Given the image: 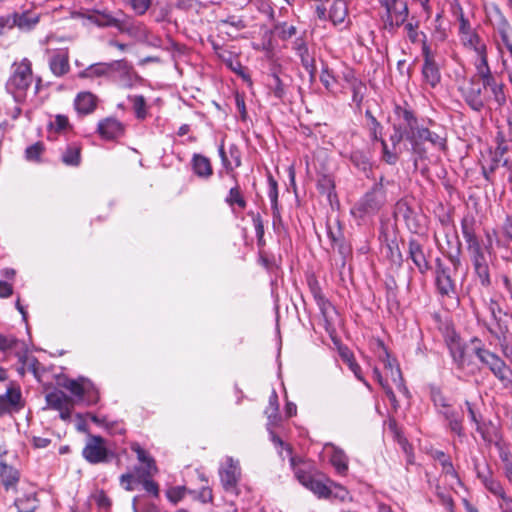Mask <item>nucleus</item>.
<instances>
[{"instance_id": "f257e3e1", "label": "nucleus", "mask_w": 512, "mask_h": 512, "mask_svg": "<svg viewBox=\"0 0 512 512\" xmlns=\"http://www.w3.org/2000/svg\"><path fill=\"white\" fill-rule=\"evenodd\" d=\"M475 69L476 73L458 87L465 104L474 112H482L490 99L486 94L489 89L497 106H504L507 101L505 85L496 79L489 65Z\"/></svg>"}, {"instance_id": "f03ea898", "label": "nucleus", "mask_w": 512, "mask_h": 512, "mask_svg": "<svg viewBox=\"0 0 512 512\" xmlns=\"http://www.w3.org/2000/svg\"><path fill=\"white\" fill-rule=\"evenodd\" d=\"M290 465L294 471L297 480L318 498H330L332 489L328 485L331 483L321 472H319L311 460L305 459L288 450Z\"/></svg>"}, {"instance_id": "7ed1b4c3", "label": "nucleus", "mask_w": 512, "mask_h": 512, "mask_svg": "<svg viewBox=\"0 0 512 512\" xmlns=\"http://www.w3.org/2000/svg\"><path fill=\"white\" fill-rule=\"evenodd\" d=\"M461 230L471 254V261L475 274L482 286L488 287L491 284L488 262L483 248L476 236L474 219L465 217L461 221Z\"/></svg>"}, {"instance_id": "20e7f679", "label": "nucleus", "mask_w": 512, "mask_h": 512, "mask_svg": "<svg viewBox=\"0 0 512 512\" xmlns=\"http://www.w3.org/2000/svg\"><path fill=\"white\" fill-rule=\"evenodd\" d=\"M33 80L32 62L28 58H23L12 63L5 89L17 103H22L26 100Z\"/></svg>"}, {"instance_id": "39448f33", "label": "nucleus", "mask_w": 512, "mask_h": 512, "mask_svg": "<svg viewBox=\"0 0 512 512\" xmlns=\"http://www.w3.org/2000/svg\"><path fill=\"white\" fill-rule=\"evenodd\" d=\"M396 121L392 125L393 133L390 135L389 140L394 149L401 143L402 140H407L411 145V151L423 152L417 144L414 136V129L416 128V115L406 106L396 105L394 108Z\"/></svg>"}, {"instance_id": "423d86ee", "label": "nucleus", "mask_w": 512, "mask_h": 512, "mask_svg": "<svg viewBox=\"0 0 512 512\" xmlns=\"http://www.w3.org/2000/svg\"><path fill=\"white\" fill-rule=\"evenodd\" d=\"M393 184L383 175L379 180L358 200L351 212L353 215L363 218L376 215L387 202L386 186Z\"/></svg>"}, {"instance_id": "0eeeda50", "label": "nucleus", "mask_w": 512, "mask_h": 512, "mask_svg": "<svg viewBox=\"0 0 512 512\" xmlns=\"http://www.w3.org/2000/svg\"><path fill=\"white\" fill-rule=\"evenodd\" d=\"M474 353L479 361L504 385L512 383V370L496 353L484 347H476Z\"/></svg>"}, {"instance_id": "6e6552de", "label": "nucleus", "mask_w": 512, "mask_h": 512, "mask_svg": "<svg viewBox=\"0 0 512 512\" xmlns=\"http://www.w3.org/2000/svg\"><path fill=\"white\" fill-rule=\"evenodd\" d=\"M16 459L14 450H0V478L6 491L15 490L20 480Z\"/></svg>"}, {"instance_id": "1a4fd4ad", "label": "nucleus", "mask_w": 512, "mask_h": 512, "mask_svg": "<svg viewBox=\"0 0 512 512\" xmlns=\"http://www.w3.org/2000/svg\"><path fill=\"white\" fill-rule=\"evenodd\" d=\"M63 387L70 391L77 400L84 401L87 405H94L100 399L99 391L93 382L83 377L68 379Z\"/></svg>"}, {"instance_id": "9d476101", "label": "nucleus", "mask_w": 512, "mask_h": 512, "mask_svg": "<svg viewBox=\"0 0 512 512\" xmlns=\"http://www.w3.org/2000/svg\"><path fill=\"white\" fill-rule=\"evenodd\" d=\"M423 65L421 69L423 82L430 88H436L441 82V72L436 61L435 53L428 44L421 47Z\"/></svg>"}, {"instance_id": "9b49d317", "label": "nucleus", "mask_w": 512, "mask_h": 512, "mask_svg": "<svg viewBox=\"0 0 512 512\" xmlns=\"http://www.w3.org/2000/svg\"><path fill=\"white\" fill-rule=\"evenodd\" d=\"M264 414L267 417V430L269 432V435L271 437L272 443L275 446H283V441L279 437V435L276 433L275 429L280 427L282 423V417L279 413V400L278 395L275 390H272L268 406L264 410Z\"/></svg>"}, {"instance_id": "f8f14e48", "label": "nucleus", "mask_w": 512, "mask_h": 512, "mask_svg": "<svg viewBox=\"0 0 512 512\" xmlns=\"http://www.w3.org/2000/svg\"><path fill=\"white\" fill-rule=\"evenodd\" d=\"M414 136L417 144L423 150V152H414L418 158L424 159L427 155V150L424 146V142H429L434 148L444 151L447 148V140L445 137L430 131L428 128L419 126L418 118L416 117V128L414 129Z\"/></svg>"}, {"instance_id": "ddd939ff", "label": "nucleus", "mask_w": 512, "mask_h": 512, "mask_svg": "<svg viewBox=\"0 0 512 512\" xmlns=\"http://www.w3.org/2000/svg\"><path fill=\"white\" fill-rule=\"evenodd\" d=\"M383 7L386 9V16L383 18L386 30L391 32L405 23L409 14L406 1L396 0L383 5Z\"/></svg>"}, {"instance_id": "4468645a", "label": "nucleus", "mask_w": 512, "mask_h": 512, "mask_svg": "<svg viewBox=\"0 0 512 512\" xmlns=\"http://www.w3.org/2000/svg\"><path fill=\"white\" fill-rule=\"evenodd\" d=\"M119 13L122 15V17L118 18L116 29L120 33L126 34L138 41H144L148 39L149 30L143 22L136 20L130 15L124 14L122 11Z\"/></svg>"}, {"instance_id": "2eb2a0df", "label": "nucleus", "mask_w": 512, "mask_h": 512, "mask_svg": "<svg viewBox=\"0 0 512 512\" xmlns=\"http://www.w3.org/2000/svg\"><path fill=\"white\" fill-rule=\"evenodd\" d=\"M435 282L438 292L448 298H456V284L451 277L450 268L440 258L435 260Z\"/></svg>"}, {"instance_id": "dca6fc26", "label": "nucleus", "mask_w": 512, "mask_h": 512, "mask_svg": "<svg viewBox=\"0 0 512 512\" xmlns=\"http://www.w3.org/2000/svg\"><path fill=\"white\" fill-rule=\"evenodd\" d=\"M219 474L224 490L227 492H236L241 477L239 461L234 460L232 457H227L221 464Z\"/></svg>"}, {"instance_id": "f3484780", "label": "nucleus", "mask_w": 512, "mask_h": 512, "mask_svg": "<svg viewBox=\"0 0 512 512\" xmlns=\"http://www.w3.org/2000/svg\"><path fill=\"white\" fill-rule=\"evenodd\" d=\"M465 406L468 412V416L470 418V421L475 424L476 430L478 433H480L482 439L484 442L489 445H495L499 446V438L495 431L494 427H485V425L482 423V415L478 411L475 404L471 403L470 401H465Z\"/></svg>"}, {"instance_id": "a211bd4d", "label": "nucleus", "mask_w": 512, "mask_h": 512, "mask_svg": "<svg viewBox=\"0 0 512 512\" xmlns=\"http://www.w3.org/2000/svg\"><path fill=\"white\" fill-rule=\"evenodd\" d=\"M14 28L21 32H30L38 25L41 18V13L34 7L21 8L11 13Z\"/></svg>"}, {"instance_id": "6ab92c4d", "label": "nucleus", "mask_w": 512, "mask_h": 512, "mask_svg": "<svg viewBox=\"0 0 512 512\" xmlns=\"http://www.w3.org/2000/svg\"><path fill=\"white\" fill-rule=\"evenodd\" d=\"M460 40L464 47L471 49L476 53L477 58L474 62L475 67L489 65L487 46L476 31L472 33L466 32L465 35L460 37Z\"/></svg>"}, {"instance_id": "aec40b11", "label": "nucleus", "mask_w": 512, "mask_h": 512, "mask_svg": "<svg viewBox=\"0 0 512 512\" xmlns=\"http://www.w3.org/2000/svg\"><path fill=\"white\" fill-rule=\"evenodd\" d=\"M82 17L100 28H116L118 18L107 9H90L83 12Z\"/></svg>"}, {"instance_id": "412c9836", "label": "nucleus", "mask_w": 512, "mask_h": 512, "mask_svg": "<svg viewBox=\"0 0 512 512\" xmlns=\"http://www.w3.org/2000/svg\"><path fill=\"white\" fill-rule=\"evenodd\" d=\"M135 452L138 459V465L134 468L137 478H151L154 476L158 472V468L148 450H135Z\"/></svg>"}, {"instance_id": "4be33fe9", "label": "nucleus", "mask_w": 512, "mask_h": 512, "mask_svg": "<svg viewBox=\"0 0 512 512\" xmlns=\"http://www.w3.org/2000/svg\"><path fill=\"white\" fill-rule=\"evenodd\" d=\"M408 258L412 260L421 274H425L429 269V262L424 254L423 245L414 238L408 242Z\"/></svg>"}, {"instance_id": "5701e85b", "label": "nucleus", "mask_w": 512, "mask_h": 512, "mask_svg": "<svg viewBox=\"0 0 512 512\" xmlns=\"http://www.w3.org/2000/svg\"><path fill=\"white\" fill-rule=\"evenodd\" d=\"M332 340L333 343L337 346L339 356L341 357L343 362L348 365L349 369L353 372V374L359 381L363 382L367 387H369L368 382L364 379L362 375L360 365L355 360L353 352L347 346L341 344V342L338 339L333 337Z\"/></svg>"}, {"instance_id": "b1692460", "label": "nucleus", "mask_w": 512, "mask_h": 512, "mask_svg": "<svg viewBox=\"0 0 512 512\" xmlns=\"http://www.w3.org/2000/svg\"><path fill=\"white\" fill-rule=\"evenodd\" d=\"M97 131L106 140H114L124 134V125L116 118L108 117L98 123Z\"/></svg>"}, {"instance_id": "393cba45", "label": "nucleus", "mask_w": 512, "mask_h": 512, "mask_svg": "<svg viewBox=\"0 0 512 512\" xmlns=\"http://www.w3.org/2000/svg\"><path fill=\"white\" fill-rule=\"evenodd\" d=\"M49 67L53 75L62 77L70 70L68 50H59L49 59Z\"/></svg>"}, {"instance_id": "a878e982", "label": "nucleus", "mask_w": 512, "mask_h": 512, "mask_svg": "<svg viewBox=\"0 0 512 512\" xmlns=\"http://www.w3.org/2000/svg\"><path fill=\"white\" fill-rule=\"evenodd\" d=\"M191 167L193 173L202 180H208L213 175V166L210 159L202 154H193Z\"/></svg>"}, {"instance_id": "bb28decb", "label": "nucleus", "mask_w": 512, "mask_h": 512, "mask_svg": "<svg viewBox=\"0 0 512 512\" xmlns=\"http://www.w3.org/2000/svg\"><path fill=\"white\" fill-rule=\"evenodd\" d=\"M98 99L91 92H80L74 100V106L79 114H91L97 107Z\"/></svg>"}, {"instance_id": "cd10ccee", "label": "nucleus", "mask_w": 512, "mask_h": 512, "mask_svg": "<svg viewBox=\"0 0 512 512\" xmlns=\"http://www.w3.org/2000/svg\"><path fill=\"white\" fill-rule=\"evenodd\" d=\"M24 344V341L12 335L0 334V351L7 356L14 355L16 357L18 354H23Z\"/></svg>"}, {"instance_id": "c85d7f7f", "label": "nucleus", "mask_w": 512, "mask_h": 512, "mask_svg": "<svg viewBox=\"0 0 512 512\" xmlns=\"http://www.w3.org/2000/svg\"><path fill=\"white\" fill-rule=\"evenodd\" d=\"M348 16V7L345 0H333L328 8V18L334 24H342Z\"/></svg>"}, {"instance_id": "c756f323", "label": "nucleus", "mask_w": 512, "mask_h": 512, "mask_svg": "<svg viewBox=\"0 0 512 512\" xmlns=\"http://www.w3.org/2000/svg\"><path fill=\"white\" fill-rule=\"evenodd\" d=\"M234 186L229 189L227 196L225 197V203L234 211L235 207H239L240 209H245L247 206V202L240 188L238 178L233 180Z\"/></svg>"}, {"instance_id": "7c9ffc66", "label": "nucleus", "mask_w": 512, "mask_h": 512, "mask_svg": "<svg viewBox=\"0 0 512 512\" xmlns=\"http://www.w3.org/2000/svg\"><path fill=\"white\" fill-rule=\"evenodd\" d=\"M82 146L79 143H70L61 155V161L66 166L78 167L81 164Z\"/></svg>"}, {"instance_id": "2f4dec72", "label": "nucleus", "mask_w": 512, "mask_h": 512, "mask_svg": "<svg viewBox=\"0 0 512 512\" xmlns=\"http://www.w3.org/2000/svg\"><path fill=\"white\" fill-rule=\"evenodd\" d=\"M82 454L91 464L108 463L117 457L113 450H82Z\"/></svg>"}, {"instance_id": "473e14b6", "label": "nucleus", "mask_w": 512, "mask_h": 512, "mask_svg": "<svg viewBox=\"0 0 512 512\" xmlns=\"http://www.w3.org/2000/svg\"><path fill=\"white\" fill-rule=\"evenodd\" d=\"M72 401H74V399L67 396L62 390L55 389L46 394L47 405L54 410H62L63 407L69 405Z\"/></svg>"}, {"instance_id": "72a5a7b5", "label": "nucleus", "mask_w": 512, "mask_h": 512, "mask_svg": "<svg viewBox=\"0 0 512 512\" xmlns=\"http://www.w3.org/2000/svg\"><path fill=\"white\" fill-rule=\"evenodd\" d=\"M349 159L351 163L354 165L355 168L362 172H368L371 170L372 164H371V155L367 151L363 150H353L350 153Z\"/></svg>"}, {"instance_id": "f704fd0d", "label": "nucleus", "mask_w": 512, "mask_h": 512, "mask_svg": "<svg viewBox=\"0 0 512 512\" xmlns=\"http://www.w3.org/2000/svg\"><path fill=\"white\" fill-rule=\"evenodd\" d=\"M448 348L457 367L461 369L464 368L466 363V353L462 343L458 339L452 338L448 343Z\"/></svg>"}, {"instance_id": "c9c22d12", "label": "nucleus", "mask_w": 512, "mask_h": 512, "mask_svg": "<svg viewBox=\"0 0 512 512\" xmlns=\"http://www.w3.org/2000/svg\"><path fill=\"white\" fill-rule=\"evenodd\" d=\"M487 17L495 31L510 25L502 11L496 5H491L487 10Z\"/></svg>"}, {"instance_id": "e433bc0d", "label": "nucleus", "mask_w": 512, "mask_h": 512, "mask_svg": "<svg viewBox=\"0 0 512 512\" xmlns=\"http://www.w3.org/2000/svg\"><path fill=\"white\" fill-rule=\"evenodd\" d=\"M218 153L221 159V163L223 166V170H219L217 172V176L222 179L224 175L229 176L232 180H236V172L234 171V167L232 161L228 158V155L224 148V143L222 142L218 148Z\"/></svg>"}, {"instance_id": "4c0bfd02", "label": "nucleus", "mask_w": 512, "mask_h": 512, "mask_svg": "<svg viewBox=\"0 0 512 512\" xmlns=\"http://www.w3.org/2000/svg\"><path fill=\"white\" fill-rule=\"evenodd\" d=\"M493 320L494 325L487 327L490 334L493 335L498 340H500L501 338L506 339V335L509 332L508 315L499 316Z\"/></svg>"}, {"instance_id": "58836bf2", "label": "nucleus", "mask_w": 512, "mask_h": 512, "mask_svg": "<svg viewBox=\"0 0 512 512\" xmlns=\"http://www.w3.org/2000/svg\"><path fill=\"white\" fill-rule=\"evenodd\" d=\"M128 101L131 103L135 117L144 120L148 115V106L143 95H130Z\"/></svg>"}, {"instance_id": "ea45409f", "label": "nucleus", "mask_w": 512, "mask_h": 512, "mask_svg": "<svg viewBox=\"0 0 512 512\" xmlns=\"http://www.w3.org/2000/svg\"><path fill=\"white\" fill-rule=\"evenodd\" d=\"M330 463L338 474H346L348 470V458L343 450H333L330 455Z\"/></svg>"}, {"instance_id": "a19ab883", "label": "nucleus", "mask_w": 512, "mask_h": 512, "mask_svg": "<svg viewBox=\"0 0 512 512\" xmlns=\"http://www.w3.org/2000/svg\"><path fill=\"white\" fill-rule=\"evenodd\" d=\"M109 75L107 63L92 64L79 73L80 78H94Z\"/></svg>"}, {"instance_id": "79ce46f5", "label": "nucleus", "mask_w": 512, "mask_h": 512, "mask_svg": "<svg viewBox=\"0 0 512 512\" xmlns=\"http://www.w3.org/2000/svg\"><path fill=\"white\" fill-rule=\"evenodd\" d=\"M365 117L368 120V126L370 131V137L373 141H377L382 137L383 127L381 123L374 117L370 110H366Z\"/></svg>"}, {"instance_id": "37998d69", "label": "nucleus", "mask_w": 512, "mask_h": 512, "mask_svg": "<svg viewBox=\"0 0 512 512\" xmlns=\"http://www.w3.org/2000/svg\"><path fill=\"white\" fill-rule=\"evenodd\" d=\"M405 30L407 32V37L412 43L421 42L422 46L427 43V36L424 32L418 31V22L413 24L412 22H408L405 24Z\"/></svg>"}, {"instance_id": "c03bdc74", "label": "nucleus", "mask_w": 512, "mask_h": 512, "mask_svg": "<svg viewBox=\"0 0 512 512\" xmlns=\"http://www.w3.org/2000/svg\"><path fill=\"white\" fill-rule=\"evenodd\" d=\"M16 357L18 358L19 362L26 364L28 371L32 372L34 375L37 374L40 363L35 356L28 354V348L26 344H24L23 354H18Z\"/></svg>"}, {"instance_id": "a18cd8bd", "label": "nucleus", "mask_w": 512, "mask_h": 512, "mask_svg": "<svg viewBox=\"0 0 512 512\" xmlns=\"http://www.w3.org/2000/svg\"><path fill=\"white\" fill-rule=\"evenodd\" d=\"M430 398L438 410L447 408V405L450 404L449 399L444 395L442 390L434 385L430 386Z\"/></svg>"}, {"instance_id": "49530a36", "label": "nucleus", "mask_w": 512, "mask_h": 512, "mask_svg": "<svg viewBox=\"0 0 512 512\" xmlns=\"http://www.w3.org/2000/svg\"><path fill=\"white\" fill-rule=\"evenodd\" d=\"M481 479L483 485L490 493L498 498L504 497L506 494L505 490L498 480H495L491 477H481Z\"/></svg>"}, {"instance_id": "de8ad7c7", "label": "nucleus", "mask_w": 512, "mask_h": 512, "mask_svg": "<svg viewBox=\"0 0 512 512\" xmlns=\"http://www.w3.org/2000/svg\"><path fill=\"white\" fill-rule=\"evenodd\" d=\"M445 420L447 421L449 429L453 433H455V434H457L459 436L462 434V431H463V426H462L463 416H462L461 412L455 411L452 414H449L448 418H446Z\"/></svg>"}, {"instance_id": "09e8293b", "label": "nucleus", "mask_w": 512, "mask_h": 512, "mask_svg": "<svg viewBox=\"0 0 512 512\" xmlns=\"http://www.w3.org/2000/svg\"><path fill=\"white\" fill-rule=\"evenodd\" d=\"M334 249H337L338 253L341 256V267L344 268L346 265V260L352 254L351 245L346 241L345 237H343L340 241L332 244Z\"/></svg>"}, {"instance_id": "8fccbe9b", "label": "nucleus", "mask_w": 512, "mask_h": 512, "mask_svg": "<svg viewBox=\"0 0 512 512\" xmlns=\"http://www.w3.org/2000/svg\"><path fill=\"white\" fill-rule=\"evenodd\" d=\"M334 181L331 179V177L327 175H323L317 183L318 191L321 194L327 195L328 199L331 200L332 195L335 196L334 193Z\"/></svg>"}, {"instance_id": "3c124183", "label": "nucleus", "mask_w": 512, "mask_h": 512, "mask_svg": "<svg viewBox=\"0 0 512 512\" xmlns=\"http://www.w3.org/2000/svg\"><path fill=\"white\" fill-rule=\"evenodd\" d=\"M378 141L381 143L382 146V159L389 165L396 164L399 159V154L396 151V149H394L393 147L392 149H390L387 145L386 140L383 138L379 139Z\"/></svg>"}, {"instance_id": "603ef678", "label": "nucleus", "mask_w": 512, "mask_h": 512, "mask_svg": "<svg viewBox=\"0 0 512 512\" xmlns=\"http://www.w3.org/2000/svg\"><path fill=\"white\" fill-rule=\"evenodd\" d=\"M378 141L381 143L382 146V159L389 165L396 164L399 159V154L396 151V149H394L393 147L392 149H390L387 145L386 140L383 138L379 139Z\"/></svg>"}, {"instance_id": "864d4df0", "label": "nucleus", "mask_w": 512, "mask_h": 512, "mask_svg": "<svg viewBox=\"0 0 512 512\" xmlns=\"http://www.w3.org/2000/svg\"><path fill=\"white\" fill-rule=\"evenodd\" d=\"M269 89L273 93L274 97L277 98L278 100H282L286 94L285 86L282 80L275 73L271 75Z\"/></svg>"}, {"instance_id": "5fc2aeb1", "label": "nucleus", "mask_w": 512, "mask_h": 512, "mask_svg": "<svg viewBox=\"0 0 512 512\" xmlns=\"http://www.w3.org/2000/svg\"><path fill=\"white\" fill-rule=\"evenodd\" d=\"M45 150L44 144L40 141L28 146L25 150V157L28 161L39 162Z\"/></svg>"}, {"instance_id": "6e6d98bb", "label": "nucleus", "mask_w": 512, "mask_h": 512, "mask_svg": "<svg viewBox=\"0 0 512 512\" xmlns=\"http://www.w3.org/2000/svg\"><path fill=\"white\" fill-rule=\"evenodd\" d=\"M350 89L352 91V101L360 108L366 94V85L362 81L354 82V85L351 86Z\"/></svg>"}, {"instance_id": "4d7b16f0", "label": "nucleus", "mask_w": 512, "mask_h": 512, "mask_svg": "<svg viewBox=\"0 0 512 512\" xmlns=\"http://www.w3.org/2000/svg\"><path fill=\"white\" fill-rule=\"evenodd\" d=\"M107 66L109 74L113 72L128 74L132 70V65L125 59L109 62Z\"/></svg>"}, {"instance_id": "13d9d810", "label": "nucleus", "mask_w": 512, "mask_h": 512, "mask_svg": "<svg viewBox=\"0 0 512 512\" xmlns=\"http://www.w3.org/2000/svg\"><path fill=\"white\" fill-rule=\"evenodd\" d=\"M187 491L185 486H173L166 490V496L170 502L176 504L184 498Z\"/></svg>"}, {"instance_id": "bf43d9fd", "label": "nucleus", "mask_w": 512, "mask_h": 512, "mask_svg": "<svg viewBox=\"0 0 512 512\" xmlns=\"http://www.w3.org/2000/svg\"><path fill=\"white\" fill-rule=\"evenodd\" d=\"M275 30H276L279 38L282 40L290 39L297 32L296 27L294 25H289L286 22L277 24L275 26Z\"/></svg>"}, {"instance_id": "052dcab7", "label": "nucleus", "mask_w": 512, "mask_h": 512, "mask_svg": "<svg viewBox=\"0 0 512 512\" xmlns=\"http://www.w3.org/2000/svg\"><path fill=\"white\" fill-rule=\"evenodd\" d=\"M129 6L134 11V13L138 16L144 15L149 8L151 7V0H129Z\"/></svg>"}, {"instance_id": "680f3d73", "label": "nucleus", "mask_w": 512, "mask_h": 512, "mask_svg": "<svg viewBox=\"0 0 512 512\" xmlns=\"http://www.w3.org/2000/svg\"><path fill=\"white\" fill-rule=\"evenodd\" d=\"M320 81L328 91L332 90L333 85L336 82L333 72L328 68L327 65L322 67Z\"/></svg>"}, {"instance_id": "e2e57ef3", "label": "nucleus", "mask_w": 512, "mask_h": 512, "mask_svg": "<svg viewBox=\"0 0 512 512\" xmlns=\"http://www.w3.org/2000/svg\"><path fill=\"white\" fill-rule=\"evenodd\" d=\"M15 505L19 512H33L36 509V499L30 497L26 499H17Z\"/></svg>"}, {"instance_id": "0e129e2a", "label": "nucleus", "mask_w": 512, "mask_h": 512, "mask_svg": "<svg viewBox=\"0 0 512 512\" xmlns=\"http://www.w3.org/2000/svg\"><path fill=\"white\" fill-rule=\"evenodd\" d=\"M92 499L102 510L107 511L111 506V501L103 490L97 491L94 495H92Z\"/></svg>"}, {"instance_id": "69168bd1", "label": "nucleus", "mask_w": 512, "mask_h": 512, "mask_svg": "<svg viewBox=\"0 0 512 512\" xmlns=\"http://www.w3.org/2000/svg\"><path fill=\"white\" fill-rule=\"evenodd\" d=\"M497 147L495 149L494 157L501 158L509 150V145L504 138L502 133H498L496 136Z\"/></svg>"}, {"instance_id": "338daca9", "label": "nucleus", "mask_w": 512, "mask_h": 512, "mask_svg": "<svg viewBox=\"0 0 512 512\" xmlns=\"http://www.w3.org/2000/svg\"><path fill=\"white\" fill-rule=\"evenodd\" d=\"M299 57H300L302 66L311 75V77H314L315 71H316L314 58L310 56L309 52L306 54L300 55Z\"/></svg>"}, {"instance_id": "774afa93", "label": "nucleus", "mask_w": 512, "mask_h": 512, "mask_svg": "<svg viewBox=\"0 0 512 512\" xmlns=\"http://www.w3.org/2000/svg\"><path fill=\"white\" fill-rule=\"evenodd\" d=\"M21 399V394L18 390L9 389L4 396L0 397V402L7 401L11 406H16Z\"/></svg>"}]
</instances>
